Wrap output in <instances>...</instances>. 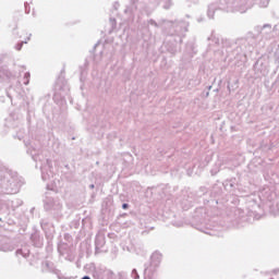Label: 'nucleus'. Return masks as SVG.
Segmentation results:
<instances>
[{"label": "nucleus", "mask_w": 279, "mask_h": 279, "mask_svg": "<svg viewBox=\"0 0 279 279\" xmlns=\"http://www.w3.org/2000/svg\"><path fill=\"white\" fill-rule=\"evenodd\" d=\"M269 5V0H262V7L267 8Z\"/></svg>", "instance_id": "f03ea898"}, {"label": "nucleus", "mask_w": 279, "mask_h": 279, "mask_svg": "<svg viewBox=\"0 0 279 279\" xmlns=\"http://www.w3.org/2000/svg\"><path fill=\"white\" fill-rule=\"evenodd\" d=\"M133 274H136V270H133Z\"/></svg>", "instance_id": "0eeeda50"}, {"label": "nucleus", "mask_w": 279, "mask_h": 279, "mask_svg": "<svg viewBox=\"0 0 279 279\" xmlns=\"http://www.w3.org/2000/svg\"><path fill=\"white\" fill-rule=\"evenodd\" d=\"M151 260H160V254L154 253L151 256Z\"/></svg>", "instance_id": "f257e3e1"}, {"label": "nucleus", "mask_w": 279, "mask_h": 279, "mask_svg": "<svg viewBox=\"0 0 279 279\" xmlns=\"http://www.w3.org/2000/svg\"><path fill=\"white\" fill-rule=\"evenodd\" d=\"M90 189H95V185H90Z\"/></svg>", "instance_id": "423d86ee"}, {"label": "nucleus", "mask_w": 279, "mask_h": 279, "mask_svg": "<svg viewBox=\"0 0 279 279\" xmlns=\"http://www.w3.org/2000/svg\"><path fill=\"white\" fill-rule=\"evenodd\" d=\"M123 208H128V204H123Z\"/></svg>", "instance_id": "20e7f679"}, {"label": "nucleus", "mask_w": 279, "mask_h": 279, "mask_svg": "<svg viewBox=\"0 0 279 279\" xmlns=\"http://www.w3.org/2000/svg\"><path fill=\"white\" fill-rule=\"evenodd\" d=\"M275 215H279V205H277V211H275Z\"/></svg>", "instance_id": "7ed1b4c3"}, {"label": "nucleus", "mask_w": 279, "mask_h": 279, "mask_svg": "<svg viewBox=\"0 0 279 279\" xmlns=\"http://www.w3.org/2000/svg\"><path fill=\"white\" fill-rule=\"evenodd\" d=\"M28 75H29V73H26V74H25V77H27Z\"/></svg>", "instance_id": "39448f33"}]
</instances>
